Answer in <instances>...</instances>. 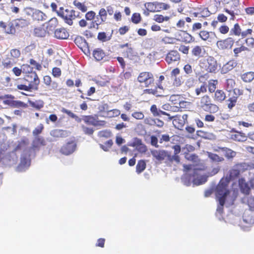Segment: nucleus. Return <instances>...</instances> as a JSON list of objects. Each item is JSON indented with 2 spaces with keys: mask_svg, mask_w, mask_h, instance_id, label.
Returning <instances> with one entry per match:
<instances>
[{
  "mask_svg": "<svg viewBox=\"0 0 254 254\" xmlns=\"http://www.w3.org/2000/svg\"><path fill=\"white\" fill-rule=\"evenodd\" d=\"M254 169V164L253 163L241 162L235 164L229 170L226 180L229 182L239 178L241 173L247 171Z\"/></svg>",
  "mask_w": 254,
  "mask_h": 254,
  "instance_id": "f257e3e1",
  "label": "nucleus"
},
{
  "mask_svg": "<svg viewBox=\"0 0 254 254\" xmlns=\"http://www.w3.org/2000/svg\"><path fill=\"white\" fill-rule=\"evenodd\" d=\"M199 106L202 110L210 113H215L219 110L218 107L212 102L209 96H202Z\"/></svg>",
  "mask_w": 254,
  "mask_h": 254,
  "instance_id": "f03ea898",
  "label": "nucleus"
},
{
  "mask_svg": "<svg viewBox=\"0 0 254 254\" xmlns=\"http://www.w3.org/2000/svg\"><path fill=\"white\" fill-rule=\"evenodd\" d=\"M32 78L33 81H29V79H26L30 83L28 86L23 84H19L17 85V88L19 90L24 91H31L32 90H37V86L39 83V80L38 76L35 72H31L30 75L27 76V78Z\"/></svg>",
  "mask_w": 254,
  "mask_h": 254,
  "instance_id": "7ed1b4c3",
  "label": "nucleus"
},
{
  "mask_svg": "<svg viewBox=\"0 0 254 254\" xmlns=\"http://www.w3.org/2000/svg\"><path fill=\"white\" fill-rule=\"evenodd\" d=\"M57 13L58 14L63 17L65 22L69 25L72 24V20L78 17L79 14V12L74 10L66 9L64 12L63 7H61Z\"/></svg>",
  "mask_w": 254,
  "mask_h": 254,
  "instance_id": "20e7f679",
  "label": "nucleus"
},
{
  "mask_svg": "<svg viewBox=\"0 0 254 254\" xmlns=\"http://www.w3.org/2000/svg\"><path fill=\"white\" fill-rule=\"evenodd\" d=\"M137 81L144 85L145 87L154 83V78L153 74L149 72H142L139 74L137 77Z\"/></svg>",
  "mask_w": 254,
  "mask_h": 254,
  "instance_id": "39448f33",
  "label": "nucleus"
},
{
  "mask_svg": "<svg viewBox=\"0 0 254 254\" xmlns=\"http://www.w3.org/2000/svg\"><path fill=\"white\" fill-rule=\"evenodd\" d=\"M229 182L226 179H222L218 185L216 186L215 191L216 196L218 195H227L230 193V191L227 189Z\"/></svg>",
  "mask_w": 254,
  "mask_h": 254,
  "instance_id": "423d86ee",
  "label": "nucleus"
},
{
  "mask_svg": "<svg viewBox=\"0 0 254 254\" xmlns=\"http://www.w3.org/2000/svg\"><path fill=\"white\" fill-rule=\"evenodd\" d=\"M188 118V115L186 114L181 115H176L174 117H169V120L173 119V124L176 128L179 129H181L186 124Z\"/></svg>",
  "mask_w": 254,
  "mask_h": 254,
  "instance_id": "0eeeda50",
  "label": "nucleus"
},
{
  "mask_svg": "<svg viewBox=\"0 0 254 254\" xmlns=\"http://www.w3.org/2000/svg\"><path fill=\"white\" fill-rule=\"evenodd\" d=\"M7 98L5 99L2 98V96H0V100L2 101L3 103L5 105L13 107H26L27 105L21 101H14L13 98L11 96H6Z\"/></svg>",
  "mask_w": 254,
  "mask_h": 254,
  "instance_id": "6e6552de",
  "label": "nucleus"
},
{
  "mask_svg": "<svg viewBox=\"0 0 254 254\" xmlns=\"http://www.w3.org/2000/svg\"><path fill=\"white\" fill-rule=\"evenodd\" d=\"M76 146V143L74 141L67 142L61 147L60 152L63 154L68 155L75 151Z\"/></svg>",
  "mask_w": 254,
  "mask_h": 254,
  "instance_id": "1a4fd4ad",
  "label": "nucleus"
},
{
  "mask_svg": "<svg viewBox=\"0 0 254 254\" xmlns=\"http://www.w3.org/2000/svg\"><path fill=\"white\" fill-rule=\"evenodd\" d=\"M46 145V141L42 136H36L32 141L31 149L34 151H39L42 146Z\"/></svg>",
  "mask_w": 254,
  "mask_h": 254,
  "instance_id": "9d476101",
  "label": "nucleus"
},
{
  "mask_svg": "<svg viewBox=\"0 0 254 254\" xmlns=\"http://www.w3.org/2000/svg\"><path fill=\"white\" fill-rule=\"evenodd\" d=\"M151 153L152 156L159 161L164 160L167 156V151L164 150H152Z\"/></svg>",
  "mask_w": 254,
  "mask_h": 254,
  "instance_id": "9b49d317",
  "label": "nucleus"
},
{
  "mask_svg": "<svg viewBox=\"0 0 254 254\" xmlns=\"http://www.w3.org/2000/svg\"><path fill=\"white\" fill-rule=\"evenodd\" d=\"M234 43V40L232 38H228L223 41H219L217 42L218 47L221 49H230L233 46Z\"/></svg>",
  "mask_w": 254,
  "mask_h": 254,
  "instance_id": "f8f14e48",
  "label": "nucleus"
},
{
  "mask_svg": "<svg viewBox=\"0 0 254 254\" xmlns=\"http://www.w3.org/2000/svg\"><path fill=\"white\" fill-rule=\"evenodd\" d=\"M230 138L235 141L244 142L247 140V136L245 133L239 131H233Z\"/></svg>",
  "mask_w": 254,
  "mask_h": 254,
  "instance_id": "ddd939ff",
  "label": "nucleus"
},
{
  "mask_svg": "<svg viewBox=\"0 0 254 254\" xmlns=\"http://www.w3.org/2000/svg\"><path fill=\"white\" fill-rule=\"evenodd\" d=\"M239 186L242 193L249 195L251 191V188L244 178H241L238 181Z\"/></svg>",
  "mask_w": 254,
  "mask_h": 254,
  "instance_id": "4468645a",
  "label": "nucleus"
},
{
  "mask_svg": "<svg viewBox=\"0 0 254 254\" xmlns=\"http://www.w3.org/2000/svg\"><path fill=\"white\" fill-rule=\"evenodd\" d=\"M180 59V56L179 53L177 51H172L169 52L166 57V61L170 64L173 62H176Z\"/></svg>",
  "mask_w": 254,
  "mask_h": 254,
  "instance_id": "2eb2a0df",
  "label": "nucleus"
},
{
  "mask_svg": "<svg viewBox=\"0 0 254 254\" xmlns=\"http://www.w3.org/2000/svg\"><path fill=\"white\" fill-rule=\"evenodd\" d=\"M207 70L210 72H214L217 69V63L216 60L212 57H209L207 59Z\"/></svg>",
  "mask_w": 254,
  "mask_h": 254,
  "instance_id": "dca6fc26",
  "label": "nucleus"
},
{
  "mask_svg": "<svg viewBox=\"0 0 254 254\" xmlns=\"http://www.w3.org/2000/svg\"><path fill=\"white\" fill-rule=\"evenodd\" d=\"M50 134L53 137L56 138L66 137L68 136L67 131L59 129L52 130Z\"/></svg>",
  "mask_w": 254,
  "mask_h": 254,
  "instance_id": "f3484780",
  "label": "nucleus"
},
{
  "mask_svg": "<svg viewBox=\"0 0 254 254\" xmlns=\"http://www.w3.org/2000/svg\"><path fill=\"white\" fill-rule=\"evenodd\" d=\"M69 35L64 28L57 29L55 31V37L60 39H65Z\"/></svg>",
  "mask_w": 254,
  "mask_h": 254,
  "instance_id": "a211bd4d",
  "label": "nucleus"
},
{
  "mask_svg": "<svg viewBox=\"0 0 254 254\" xmlns=\"http://www.w3.org/2000/svg\"><path fill=\"white\" fill-rule=\"evenodd\" d=\"M219 149L224 153V156L228 159H233L236 156V152L232 150V149L229 148L219 147Z\"/></svg>",
  "mask_w": 254,
  "mask_h": 254,
  "instance_id": "6ab92c4d",
  "label": "nucleus"
},
{
  "mask_svg": "<svg viewBox=\"0 0 254 254\" xmlns=\"http://www.w3.org/2000/svg\"><path fill=\"white\" fill-rule=\"evenodd\" d=\"M237 65V63L233 61H230L227 63L223 65L221 71L223 73H225L233 69Z\"/></svg>",
  "mask_w": 254,
  "mask_h": 254,
  "instance_id": "aec40b11",
  "label": "nucleus"
},
{
  "mask_svg": "<svg viewBox=\"0 0 254 254\" xmlns=\"http://www.w3.org/2000/svg\"><path fill=\"white\" fill-rule=\"evenodd\" d=\"M244 203L248 205L250 209L254 210V197L252 196L246 195L242 198Z\"/></svg>",
  "mask_w": 254,
  "mask_h": 254,
  "instance_id": "412c9836",
  "label": "nucleus"
},
{
  "mask_svg": "<svg viewBox=\"0 0 254 254\" xmlns=\"http://www.w3.org/2000/svg\"><path fill=\"white\" fill-rule=\"evenodd\" d=\"M83 121L87 125L97 126L99 125V121L92 116H85L83 117Z\"/></svg>",
  "mask_w": 254,
  "mask_h": 254,
  "instance_id": "4be33fe9",
  "label": "nucleus"
},
{
  "mask_svg": "<svg viewBox=\"0 0 254 254\" xmlns=\"http://www.w3.org/2000/svg\"><path fill=\"white\" fill-rule=\"evenodd\" d=\"M32 17L34 20L37 21H44L46 19V15L41 11L35 10L33 12Z\"/></svg>",
  "mask_w": 254,
  "mask_h": 254,
  "instance_id": "5701e85b",
  "label": "nucleus"
},
{
  "mask_svg": "<svg viewBox=\"0 0 254 254\" xmlns=\"http://www.w3.org/2000/svg\"><path fill=\"white\" fill-rule=\"evenodd\" d=\"M199 37L204 41H211L212 36H215V33L213 32H208L206 31H201L199 34Z\"/></svg>",
  "mask_w": 254,
  "mask_h": 254,
  "instance_id": "b1692460",
  "label": "nucleus"
},
{
  "mask_svg": "<svg viewBox=\"0 0 254 254\" xmlns=\"http://www.w3.org/2000/svg\"><path fill=\"white\" fill-rule=\"evenodd\" d=\"M241 78L245 82H250L254 79V72L245 73L241 75Z\"/></svg>",
  "mask_w": 254,
  "mask_h": 254,
  "instance_id": "393cba45",
  "label": "nucleus"
},
{
  "mask_svg": "<svg viewBox=\"0 0 254 254\" xmlns=\"http://www.w3.org/2000/svg\"><path fill=\"white\" fill-rule=\"evenodd\" d=\"M58 22L57 18H51L48 22L47 28L49 31H53L58 25Z\"/></svg>",
  "mask_w": 254,
  "mask_h": 254,
  "instance_id": "a878e982",
  "label": "nucleus"
},
{
  "mask_svg": "<svg viewBox=\"0 0 254 254\" xmlns=\"http://www.w3.org/2000/svg\"><path fill=\"white\" fill-rule=\"evenodd\" d=\"M93 57L97 61H100L103 59L105 57V53L104 51L100 49H97L93 51Z\"/></svg>",
  "mask_w": 254,
  "mask_h": 254,
  "instance_id": "bb28decb",
  "label": "nucleus"
},
{
  "mask_svg": "<svg viewBox=\"0 0 254 254\" xmlns=\"http://www.w3.org/2000/svg\"><path fill=\"white\" fill-rule=\"evenodd\" d=\"M208 157L213 162H220L224 160L223 157L211 152H208Z\"/></svg>",
  "mask_w": 254,
  "mask_h": 254,
  "instance_id": "cd10ccee",
  "label": "nucleus"
},
{
  "mask_svg": "<svg viewBox=\"0 0 254 254\" xmlns=\"http://www.w3.org/2000/svg\"><path fill=\"white\" fill-rule=\"evenodd\" d=\"M203 50L204 49L202 47L196 46L193 48L191 51V53L193 56L198 58L202 56V54Z\"/></svg>",
  "mask_w": 254,
  "mask_h": 254,
  "instance_id": "c85d7f7f",
  "label": "nucleus"
},
{
  "mask_svg": "<svg viewBox=\"0 0 254 254\" xmlns=\"http://www.w3.org/2000/svg\"><path fill=\"white\" fill-rule=\"evenodd\" d=\"M146 168V163L143 160H140L138 161L136 166V172L137 174L142 172Z\"/></svg>",
  "mask_w": 254,
  "mask_h": 254,
  "instance_id": "c756f323",
  "label": "nucleus"
},
{
  "mask_svg": "<svg viewBox=\"0 0 254 254\" xmlns=\"http://www.w3.org/2000/svg\"><path fill=\"white\" fill-rule=\"evenodd\" d=\"M146 9L150 12L159 11V8H157V2H148L145 4Z\"/></svg>",
  "mask_w": 254,
  "mask_h": 254,
  "instance_id": "7c9ffc66",
  "label": "nucleus"
},
{
  "mask_svg": "<svg viewBox=\"0 0 254 254\" xmlns=\"http://www.w3.org/2000/svg\"><path fill=\"white\" fill-rule=\"evenodd\" d=\"M242 31V29L239 25L236 23L234 25V27L231 29L230 34H234L236 36H239L241 35Z\"/></svg>",
  "mask_w": 254,
  "mask_h": 254,
  "instance_id": "2f4dec72",
  "label": "nucleus"
},
{
  "mask_svg": "<svg viewBox=\"0 0 254 254\" xmlns=\"http://www.w3.org/2000/svg\"><path fill=\"white\" fill-rule=\"evenodd\" d=\"M30 105L33 108L39 110L44 106V102L42 100H36L35 101H29Z\"/></svg>",
  "mask_w": 254,
  "mask_h": 254,
  "instance_id": "473e14b6",
  "label": "nucleus"
},
{
  "mask_svg": "<svg viewBox=\"0 0 254 254\" xmlns=\"http://www.w3.org/2000/svg\"><path fill=\"white\" fill-rule=\"evenodd\" d=\"M237 97L236 96H232V97L229 98L228 100L226 101V104L228 106V107L229 109H232L233 107H234L237 103Z\"/></svg>",
  "mask_w": 254,
  "mask_h": 254,
  "instance_id": "72a5a7b5",
  "label": "nucleus"
},
{
  "mask_svg": "<svg viewBox=\"0 0 254 254\" xmlns=\"http://www.w3.org/2000/svg\"><path fill=\"white\" fill-rule=\"evenodd\" d=\"M73 4L78 9L83 12H86L87 10V6L84 3H81L77 0H74Z\"/></svg>",
  "mask_w": 254,
  "mask_h": 254,
  "instance_id": "f704fd0d",
  "label": "nucleus"
},
{
  "mask_svg": "<svg viewBox=\"0 0 254 254\" xmlns=\"http://www.w3.org/2000/svg\"><path fill=\"white\" fill-rule=\"evenodd\" d=\"M169 19H170V17L168 16H163L162 15H158V14L155 15L154 16V18H153L154 20H155V21L159 22V23L163 22L164 21H167L169 20Z\"/></svg>",
  "mask_w": 254,
  "mask_h": 254,
  "instance_id": "c9c22d12",
  "label": "nucleus"
},
{
  "mask_svg": "<svg viewBox=\"0 0 254 254\" xmlns=\"http://www.w3.org/2000/svg\"><path fill=\"white\" fill-rule=\"evenodd\" d=\"M113 144V141L111 139L108 140L105 143V145L100 144V147L105 151H108Z\"/></svg>",
  "mask_w": 254,
  "mask_h": 254,
  "instance_id": "e433bc0d",
  "label": "nucleus"
},
{
  "mask_svg": "<svg viewBox=\"0 0 254 254\" xmlns=\"http://www.w3.org/2000/svg\"><path fill=\"white\" fill-rule=\"evenodd\" d=\"M111 36L107 37L105 32H100L98 35V39L102 42H106L111 39Z\"/></svg>",
  "mask_w": 254,
  "mask_h": 254,
  "instance_id": "4c0bfd02",
  "label": "nucleus"
},
{
  "mask_svg": "<svg viewBox=\"0 0 254 254\" xmlns=\"http://www.w3.org/2000/svg\"><path fill=\"white\" fill-rule=\"evenodd\" d=\"M44 129V126L43 124H40L37 127H36L32 132L33 135L35 137L38 136L39 134L42 133Z\"/></svg>",
  "mask_w": 254,
  "mask_h": 254,
  "instance_id": "58836bf2",
  "label": "nucleus"
},
{
  "mask_svg": "<svg viewBox=\"0 0 254 254\" xmlns=\"http://www.w3.org/2000/svg\"><path fill=\"white\" fill-rule=\"evenodd\" d=\"M17 25L21 27H23L25 26H26L29 25V22L24 19H19L17 20Z\"/></svg>",
  "mask_w": 254,
  "mask_h": 254,
  "instance_id": "ea45409f",
  "label": "nucleus"
},
{
  "mask_svg": "<svg viewBox=\"0 0 254 254\" xmlns=\"http://www.w3.org/2000/svg\"><path fill=\"white\" fill-rule=\"evenodd\" d=\"M98 109L100 113H104L106 112H109L108 109V105L107 104H101L99 105Z\"/></svg>",
  "mask_w": 254,
  "mask_h": 254,
  "instance_id": "a19ab883",
  "label": "nucleus"
},
{
  "mask_svg": "<svg viewBox=\"0 0 254 254\" xmlns=\"http://www.w3.org/2000/svg\"><path fill=\"white\" fill-rule=\"evenodd\" d=\"M20 52L18 49H13L10 51V55L14 59L18 58L20 56Z\"/></svg>",
  "mask_w": 254,
  "mask_h": 254,
  "instance_id": "79ce46f5",
  "label": "nucleus"
},
{
  "mask_svg": "<svg viewBox=\"0 0 254 254\" xmlns=\"http://www.w3.org/2000/svg\"><path fill=\"white\" fill-rule=\"evenodd\" d=\"M217 82V81L213 80L209 83L208 85V90L210 93L214 92L216 89V83Z\"/></svg>",
  "mask_w": 254,
  "mask_h": 254,
  "instance_id": "37998d69",
  "label": "nucleus"
},
{
  "mask_svg": "<svg viewBox=\"0 0 254 254\" xmlns=\"http://www.w3.org/2000/svg\"><path fill=\"white\" fill-rule=\"evenodd\" d=\"M132 116L137 120H142L144 117L142 112H135L132 114Z\"/></svg>",
  "mask_w": 254,
  "mask_h": 254,
  "instance_id": "c03bdc74",
  "label": "nucleus"
},
{
  "mask_svg": "<svg viewBox=\"0 0 254 254\" xmlns=\"http://www.w3.org/2000/svg\"><path fill=\"white\" fill-rule=\"evenodd\" d=\"M140 15L137 13H134L131 17L132 21L135 24L138 23L140 21Z\"/></svg>",
  "mask_w": 254,
  "mask_h": 254,
  "instance_id": "a18cd8bd",
  "label": "nucleus"
},
{
  "mask_svg": "<svg viewBox=\"0 0 254 254\" xmlns=\"http://www.w3.org/2000/svg\"><path fill=\"white\" fill-rule=\"evenodd\" d=\"M99 16L101 17V21H105L106 19L107 11L104 8H101L99 12Z\"/></svg>",
  "mask_w": 254,
  "mask_h": 254,
  "instance_id": "49530a36",
  "label": "nucleus"
},
{
  "mask_svg": "<svg viewBox=\"0 0 254 254\" xmlns=\"http://www.w3.org/2000/svg\"><path fill=\"white\" fill-rule=\"evenodd\" d=\"M169 7L170 6L166 3L157 2V8H159V11H160L161 9H168Z\"/></svg>",
  "mask_w": 254,
  "mask_h": 254,
  "instance_id": "de8ad7c7",
  "label": "nucleus"
},
{
  "mask_svg": "<svg viewBox=\"0 0 254 254\" xmlns=\"http://www.w3.org/2000/svg\"><path fill=\"white\" fill-rule=\"evenodd\" d=\"M247 50V48L245 46H241L239 48H237L234 49V53L235 54V57H238V55L239 53H240L242 51H244Z\"/></svg>",
  "mask_w": 254,
  "mask_h": 254,
  "instance_id": "09e8293b",
  "label": "nucleus"
},
{
  "mask_svg": "<svg viewBox=\"0 0 254 254\" xmlns=\"http://www.w3.org/2000/svg\"><path fill=\"white\" fill-rule=\"evenodd\" d=\"M82 129L84 133L86 134L91 135L93 133L94 129L91 127H88L85 126H82Z\"/></svg>",
  "mask_w": 254,
  "mask_h": 254,
  "instance_id": "8fccbe9b",
  "label": "nucleus"
},
{
  "mask_svg": "<svg viewBox=\"0 0 254 254\" xmlns=\"http://www.w3.org/2000/svg\"><path fill=\"white\" fill-rule=\"evenodd\" d=\"M207 91V87L204 85H201L200 88H196L195 90L196 93L197 95L200 94V93H204Z\"/></svg>",
  "mask_w": 254,
  "mask_h": 254,
  "instance_id": "3c124183",
  "label": "nucleus"
},
{
  "mask_svg": "<svg viewBox=\"0 0 254 254\" xmlns=\"http://www.w3.org/2000/svg\"><path fill=\"white\" fill-rule=\"evenodd\" d=\"M170 140V137L168 134H163L160 138L159 142L162 143L164 142H168Z\"/></svg>",
  "mask_w": 254,
  "mask_h": 254,
  "instance_id": "603ef678",
  "label": "nucleus"
},
{
  "mask_svg": "<svg viewBox=\"0 0 254 254\" xmlns=\"http://www.w3.org/2000/svg\"><path fill=\"white\" fill-rule=\"evenodd\" d=\"M4 32L7 34H13L15 32V29L12 25H6V28L4 29Z\"/></svg>",
  "mask_w": 254,
  "mask_h": 254,
  "instance_id": "864d4df0",
  "label": "nucleus"
},
{
  "mask_svg": "<svg viewBox=\"0 0 254 254\" xmlns=\"http://www.w3.org/2000/svg\"><path fill=\"white\" fill-rule=\"evenodd\" d=\"M151 139V144L152 146H155V147H158L159 145L158 144V139L156 136L154 135H152L150 137Z\"/></svg>",
  "mask_w": 254,
  "mask_h": 254,
  "instance_id": "5fc2aeb1",
  "label": "nucleus"
},
{
  "mask_svg": "<svg viewBox=\"0 0 254 254\" xmlns=\"http://www.w3.org/2000/svg\"><path fill=\"white\" fill-rule=\"evenodd\" d=\"M95 13L93 11H90L86 14L85 17L87 20H91L95 17Z\"/></svg>",
  "mask_w": 254,
  "mask_h": 254,
  "instance_id": "6e6d98bb",
  "label": "nucleus"
},
{
  "mask_svg": "<svg viewBox=\"0 0 254 254\" xmlns=\"http://www.w3.org/2000/svg\"><path fill=\"white\" fill-rule=\"evenodd\" d=\"M210 14V12H209L208 9L207 8H204L200 12V16H199V17H207L209 16Z\"/></svg>",
  "mask_w": 254,
  "mask_h": 254,
  "instance_id": "4d7b16f0",
  "label": "nucleus"
},
{
  "mask_svg": "<svg viewBox=\"0 0 254 254\" xmlns=\"http://www.w3.org/2000/svg\"><path fill=\"white\" fill-rule=\"evenodd\" d=\"M180 35H182V36L184 37H184L185 38L186 41L190 42L192 40V37L190 35H189L188 33H187L184 31H182Z\"/></svg>",
  "mask_w": 254,
  "mask_h": 254,
  "instance_id": "13d9d810",
  "label": "nucleus"
},
{
  "mask_svg": "<svg viewBox=\"0 0 254 254\" xmlns=\"http://www.w3.org/2000/svg\"><path fill=\"white\" fill-rule=\"evenodd\" d=\"M105 242V239L104 238H99L98 239L96 246L104 248Z\"/></svg>",
  "mask_w": 254,
  "mask_h": 254,
  "instance_id": "bf43d9fd",
  "label": "nucleus"
},
{
  "mask_svg": "<svg viewBox=\"0 0 254 254\" xmlns=\"http://www.w3.org/2000/svg\"><path fill=\"white\" fill-rule=\"evenodd\" d=\"M227 195H218L217 196L218 197V201H219V205H224L225 203L226 200V197Z\"/></svg>",
  "mask_w": 254,
  "mask_h": 254,
  "instance_id": "052dcab7",
  "label": "nucleus"
},
{
  "mask_svg": "<svg viewBox=\"0 0 254 254\" xmlns=\"http://www.w3.org/2000/svg\"><path fill=\"white\" fill-rule=\"evenodd\" d=\"M253 32V30L252 29H248L246 30H243L242 31L241 36L243 38L246 37L248 35H251Z\"/></svg>",
  "mask_w": 254,
  "mask_h": 254,
  "instance_id": "680f3d73",
  "label": "nucleus"
},
{
  "mask_svg": "<svg viewBox=\"0 0 254 254\" xmlns=\"http://www.w3.org/2000/svg\"><path fill=\"white\" fill-rule=\"evenodd\" d=\"M247 45L252 48L254 47V39L253 38H248L246 40Z\"/></svg>",
  "mask_w": 254,
  "mask_h": 254,
  "instance_id": "e2e57ef3",
  "label": "nucleus"
},
{
  "mask_svg": "<svg viewBox=\"0 0 254 254\" xmlns=\"http://www.w3.org/2000/svg\"><path fill=\"white\" fill-rule=\"evenodd\" d=\"M61 74V70L58 67H54L53 69V74L55 77L59 76Z\"/></svg>",
  "mask_w": 254,
  "mask_h": 254,
  "instance_id": "0e129e2a",
  "label": "nucleus"
},
{
  "mask_svg": "<svg viewBox=\"0 0 254 254\" xmlns=\"http://www.w3.org/2000/svg\"><path fill=\"white\" fill-rule=\"evenodd\" d=\"M179 50V51L183 53L184 54H187L189 52V47L184 45H181L180 47Z\"/></svg>",
  "mask_w": 254,
  "mask_h": 254,
  "instance_id": "69168bd1",
  "label": "nucleus"
},
{
  "mask_svg": "<svg viewBox=\"0 0 254 254\" xmlns=\"http://www.w3.org/2000/svg\"><path fill=\"white\" fill-rule=\"evenodd\" d=\"M229 28L227 26L223 25L219 28V31L222 34H226L229 31Z\"/></svg>",
  "mask_w": 254,
  "mask_h": 254,
  "instance_id": "338daca9",
  "label": "nucleus"
},
{
  "mask_svg": "<svg viewBox=\"0 0 254 254\" xmlns=\"http://www.w3.org/2000/svg\"><path fill=\"white\" fill-rule=\"evenodd\" d=\"M156 88L155 87L154 89H147L144 90V94H156Z\"/></svg>",
  "mask_w": 254,
  "mask_h": 254,
  "instance_id": "774afa93",
  "label": "nucleus"
}]
</instances>
